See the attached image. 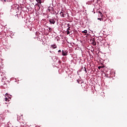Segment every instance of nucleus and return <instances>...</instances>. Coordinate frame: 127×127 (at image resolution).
Here are the masks:
<instances>
[{
  "instance_id": "obj_1",
  "label": "nucleus",
  "mask_w": 127,
  "mask_h": 127,
  "mask_svg": "<svg viewBox=\"0 0 127 127\" xmlns=\"http://www.w3.org/2000/svg\"><path fill=\"white\" fill-rule=\"evenodd\" d=\"M56 19L55 18L50 19L49 21L50 22V24H55L56 22Z\"/></svg>"
},
{
  "instance_id": "obj_2",
  "label": "nucleus",
  "mask_w": 127,
  "mask_h": 127,
  "mask_svg": "<svg viewBox=\"0 0 127 127\" xmlns=\"http://www.w3.org/2000/svg\"><path fill=\"white\" fill-rule=\"evenodd\" d=\"M104 97H105V93L104 92H101L100 94V95L99 96L100 99H101V100H103Z\"/></svg>"
},
{
  "instance_id": "obj_3",
  "label": "nucleus",
  "mask_w": 127,
  "mask_h": 127,
  "mask_svg": "<svg viewBox=\"0 0 127 127\" xmlns=\"http://www.w3.org/2000/svg\"><path fill=\"white\" fill-rule=\"evenodd\" d=\"M60 14L63 17H65V15H66V12L62 10V11L61 12Z\"/></svg>"
},
{
  "instance_id": "obj_4",
  "label": "nucleus",
  "mask_w": 127,
  "mask_h": 127,
  "mask_svg": "<svg viewBox=\"0 0 127 127\" xmlns=\"http://www.w3.org/2000/svg\"><path fill=\"white\" fill-rule=\"evenodd\" d=\"M62 55L63 56H66L67 55V53L64 51H62Z\"/></svg>"
},
{
  "instance_id": "obj_5",
  "label": "nucleus",
  "mask_w": 127,
  "mask_h": 127,
  "mask_svg": "<svg viewBox=\"0 0 127 127\" xmlns=\"http://www.w3.org/2000/svg\"><path fill=\"white\" fill-rule=\"evenodd\" d=\"M52 48H54V49H55V48H57V46L56 44H54L53 45H52Z\"/></svg>"
},
{
  "instance_id": "obj_6",
  "label": "nucleus",
  "mask_w": 127,
  "mask_h": 127,
  "mask_svg": "<svg viewBox=\"0 0 127 127\" xmlns=\"http://www.w3.org/2000/svg\"><path fill=\"white\" fill-rule=\"evenodd\" d=\"M36 1L38 2V3H40V4H41V3H42L41 0H36Z\"/></svg>"
},
{
  "instance_id": "obj_7",
  "label": "nucleus",
  "mask_w": 127,
  "mask_h": 127,
  "mask_svg": "<svg viewBox=\"0 0 127 127\" xmlns=\"http://www.w3.org/2000/svg\"><path fill=\"white\" fill-rule=\"evenodd\" d=\"M92 44L94 46H96V45H97V43H96V41L94 40L92 42Z\"/></svg>"
},
{
  "instance_id": "obj_8",
  "label": "nucleus",
  "mask_w": 127,
  "mask_h": 127,
  "mask_svg": "<svg viewBox=\"0 0 127 127\" xmlns=\"http://www.w3.org/2000/svg\"><path fill=\"white\" fill-rule=\"evenodd\" d=\"M81 32L82 33H88V31H87V30H85L84 31H83Z\"/></svg>"
},
{
  "instance_id": "obj_9",
  "label": "nucleus",
  "mask_w": 127,
  "mask_h": 127,
  "mask_svg": "<svg viewBox=\"0 0 127 127\" xmlns=\"http://www.w3.org/2000/svg\"><path fill=\"white\" fill-rule=\"evenodd\" d=\"M69 26H70L69 24L67 25V26L68 28L67 29V31H69V30H70V27H69Z\"/></svg>"
},
{
  "instance_id": "obj_10",
  "label": "nucleus",
  "mask_w": 127,
  "mask_h": 127,
  "mask_svg": "<svg viewBox=\"0 0 127 127\" xmlns=\"http://www.w3.org/2000/svg\"><path fill=\"white\" fill-rule=\"evenodd\" d=\"M101 68H105L104 66H98V69H100Z\"/></svg>"
},
{
  "instance_id": "obj_11",
  "label": "nucleus",
  "mask_w": 127,
  "mask_h": 127,
  "mask_svg": "<svg viewBox=\"0 0 127 127\" xmlns=\"http://www.w3.org/2000/svg\"><path fill=\"white\" fill-rule=\"evenodd\" d=\"M5 101L6 102H9V100H8V98H7V97H6V98H5Z\"/></svg>"
},
{
  "instance_id": "obj_12",
  "label": "nucleus",
  "mask_w": 127,
  "mask_h": 127,
  "mask_svg": "<svg viewBox=\"0 0 127 127\" xmlns=\"http://www.w3.org/2000/svg\"><path fill=\"white\" fill-rule=\"evenodd\" d=\"M49 32H51V31H52V29L51 27L49 28Z\"/></svg>"
},
{
  "instance_id": "obj_13",
  "label": "nucleus",
  "mask_w": 127,
  "mask_h": 127,
  "mask_svg": "<svg viewBox=\"0 0 127 127\" xmlns=\"http://www.w3.org/2000/svg\"><path fill=\"white\" fill-rule=\"evenodd\" d=\"M99 13H100V16H103V14L102 13V12H101V11H99Z\"/></svg>"
},
{
  "instance_id": "obj_14",
  "label": "nucleus",
  "mask_w": 127,
  "mask_h": 127,
  "mask_svg": "<svg viewBox=\"0 0 127 127\" xmlns=\"http://www.w3.org/2000/svg\"><path fill=\"white\" fill-rule=\"evenodd\" d=\"M67 34H70V31H67Z\"/></svg>"
},
{
  "instance_id": "obj_15",
  "label": "nucleus",
  "mask_w": 127,
  "mask_h": 127,
  "mask_svg": "<svg viewBox=\"0 0 127 127\" xmlns=\"http://www.w3.org/2000/svg\"><path fill=\"white\" fill-rule=\"evenodd\" d=\"M36 5H38V7H40V5L38 4V3H37Z\"/></svg>"
},
{
  "instance_id": "obj_16",
  "label": "nucleus",
  "mask_w": 127,
  "mask_h": 127,
  "mask_svg": "<svg viewBox=\"0 0 127 127\" xmlns=\"http://www.w3.org/2000/svg\"><path fill=\"white\" fill-rule=\"evenodd\" d=\"M5 96H7V97L8 98V93H6Z\"/></svg>"
},
{
  "instance_id": "obj_17",
  "label": "nucleus",
  "mask_w": 127,
  "mask_h": 127,
  "mask_svg": "<svg viewBox=\"0 0 127 127\" xmlns=\"http://www.w3.org/2000/svg\"><path fill=\"white\" fill-rule=\"evenodd\" d=\"M98 20H102V18H98Z\"/></svg>"
},
{
  "instance_id": "obj_18",
  "label": "nucleus",
  "mask_w": 127,
  "mask_h": 127,
  "mask_svg": "<svg viewBox=\"0 0 127 127\" xmlns=\"http://www.w3.org/2000/svg\"><path fill=\"white\" fill-rule=\"evenodd\" d=\"M59 63H61V64L62 63V61H59Z\"/></svg>"
},
{
  "instance_id": "obj_19",
  "label": "nucleus",
  "mask_w": 127,
  "mask_h": 127,
  "mask_svg": "<svg viewBox=\"0 0 127 127\" xmlns=\"http://www.w3.org/2000/svg\"><path fill=\"white\" fill-rule=\"evenodd\" d=\"M58 52H59V53L61 52V50H59V51H58Z\"/></svg>"
}]
</instances>
